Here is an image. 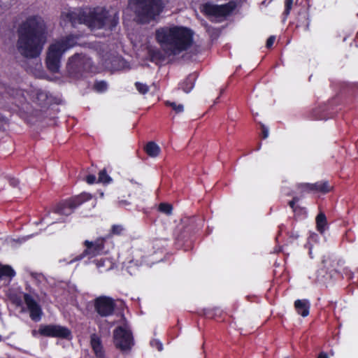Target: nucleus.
Here are the masks:
<instances>
[{
	"mask_svg": "<svg viewBox=\"0 0 358 358\" xmlns=\"http://www.w3.org/2000/svg\"><path fill=\"white\" fill-rule=\"evenodd\" d=\"M17 48L27 58L38 57L47 39V27L39 15H30L21 22L17 28Z\"/></svg>",
	"mask_w": 358,
	"mask_h": 358,
	"instance_id": "obj_1",
	"label": "nucleus"
},
{
	"mask_svg": "<svg viewBox=\"0 0 358 358\" xmlns=\"http://www.w3.org/2000/svg\"><path fill=\"white\" fill-rule=\"evenodd\" d=\"M117 12L113 9L106 10L103 8L65 9L61 13L60 24L65 27L70 22L73 27L84 24L94 29L111 31L118 23Z\"/></svg>",
	"mask_w": 358,
	"mask_h": 358,
	"instance_id": "obj_2",
	"label": "nucleus"
},
{
	"mask_svg": "<svg viewBox=\"0 0 358 358\" xmlns=\"http://www.w3.org/2000/svg\"><path fill=\"white\" fill-rule=\"evenodd\" d=\"M194 32L184 26H164L155 31V38L167 56L177 55L193 43Z\"/></svg>",
	"mask_w": 358,
	"mask_h": 358,
	"instance_id": "obj_3",
	"label": "nucleus"
},
{
	"mask_svg": "<svg viewBox=\"0 0 358 358\" xmlns=\"http://www.w3.org/2000/svg\"><path fill=\"white\" fill-rule=\"evenodd\" d=\"M78 36L71 34L52 42L48 47L46 57L47 67L50 71L56 73L59 71L63 55L78 45Z\"/></svg>",
	"mask_w": 358,
	"mask_h": 358,
	"instance_id": "obj_4",
	"label": "nucleus"
},
{
	"mask_svg": "<svg viewBox=\"0 0 358 358\" xmlns=\"http://www.w3.org/2000/svg\"><path fill=\"white\" fill-rule=\"evenodd\" d=\"M91 198V194L83 193L69 201H63L59 203L52 211L48 212L39 222H47V220L50 224L64 222L66 217L70 215L76 208L83 202L90 200Z\"/></svg>",
	"mask_w": 358,
	"mask_h": 358,
	"instance_id": "obj_5",
	"label": "nucleus"
},
{
	"mask_svg": "<svg viewBox=\"0 0 358 358\" xmlns=\"http://www.w3.org/2000/svg\"><path fill=\"white\" fill-rule=\"evenodd\" d=\"M129 5L141 22L155 19L163 10V0H129Z\"/></svg>",
	"mask_w": 358,
	"mask_h": 358,
	"instance_id": "obj_6",
	"label": "nucleus"
},
{
	"mask_svg": "<svg viewBox=\"0 0 358 358\" xmlns=\"http://www.w3.org/2000/svg\"><path fill=\"white\" fill-rule=\"evenodd\" d=\"M113 343L122 352H130L135 342L133 333L127 325L118 326L113 330Z\"/></svg>",
	"mask_w": 358,
	"mask_h": 358,
	"instance_id": "obj_7",
	"label": "nucleus"
},
{
	"mask_svg": "<svg viewBox=\"0 0 358 358\" xmlns=\"http://www.w3.org/2000/svg\"><path fill=\"white\" fill-rule=\"evenodd\" d=\"M236 7V3L233 1L220 6L206 3L202 5L201 10L210 18L220 20L229 15Z\"/></svg>",
	"mask_w": 358,
	"mask_h": 358,
	"instance_id": "obj_8",
	"label": "nucleus"
},
{
	"mask_svg": "<svg viewBox=\"0 0 358 358\" xmlns=\"http://www.w3.org/2000/svg\"><path fill=\"white\" fill-rule=\"evenodd\" d=\"M38 332L41 336L57 338L68 341H71L73 337L71 331L68 327L56 324H41Z\"/></svg>",
	"mask_w": 358,
	"mask_h": 358,
	"instance_id": "obj_9",
	"label": "nucleus"
},
{
	"mask_svg": "<svg viewBox=\"0 0 358 358\" xmlns=\"http://www.w3.org/2000/svg\"><path fill=\"white\" fill-rule=\"evenodd\" d=\"M115 307V300L110 296H100L94 300V310L101 317L113 315Z\"/></svg>",
	"mask_w": 358,
	"mask_h": 358,
	"instance_id": "obj_10",
	"label": "nucleus"
},
{
	"mask_svg": "<svg viewBox=\"0 0 358 358\" xmlns=\"http://www.w3.org/2000/svg\"><path fill=\"white\" fill-rule=\"evenodd\" d=\"M92 66L91 59L85 55L76 54L68 62L67 68L71 73L80 72L81 70L89 71Z\"/></svg>",
	"mask_w": 358,
	"mask_h": 358,
	"instance_id": "obj_11",
	"label": "nucleus"
},
{
	"mask_svg": "<svg viewBox=\"0 0 358 358\" xmlns=\"http://www.w3.org/2000/svg\"><path fill=\"white\" fill-rule=\"evenodd\" d=\"M23 299L31 320L36 322H39L43 314L41 305L28 293L23 294Z\"/></svg>",
	"mask_w": 358,
	"mask_h": 358,
	"instance_id": "obj_12",
	"label": "nucleus"
},
{
	"mask_svg": "<svg viewBox=\"0 0 358 358\" xmlns=\"http://www.w3.org/2000/svg\"><path fill=\"white\" fill-rule=\"evenodd\" d=\"M344 260L338 258L334 255L324 256L322 259V264L327 272H337L338 269L344 265Z\"/></svg>",
	"mask_w": 358,
	"mask_h": 358,
	"instance_id": "obj_13",
	"label": "nucleus"
},
{
	"mask_svg": "<svg viewBox=\"0 0 358 358\" xmlns=\"http://www.w3.org/2000/svg\"><path fill=\"white\" fill-rule=\"evenodd\" d=\"M90 345L96 358H105V351L101 338L96 334L90 336Z\"/></svg>",
	"mask_w": 358,
	"mask_h": 358,
	"instance_id": "obj_14",
	"label": "nucleus"
},
{
	"mask_svg": "<svg viewBox=\"0 0 358 358\" xmlns=\"http://www.w3.org/2000/svg\"><path fill=\"white\" fill-rule=\"evenodd\" d=\"M294 305L296 312L301 316L306 317L309 315L310 303L308 299H297Z\"/></svg>",
	"mask_w": 358,
	"mask_h": 358,
	"instance_id": "obj_15",
	"label": "nucleus"
},
{
	"mask_svg": "<svg viewBox=\"0 0 358 358\" xmlns=\"http://www.w3.org/2000/svg\"><path fill=\"white\" fill-rule=\"evenodd\" d=\"M103 248H85V250L80 255L73 257L71 260V262L80 261L85 257H87L89 259H90L92 257L96 256Z\"/></svg>",
	"mask_w": 358,
	"mask_h": 358,
	"instance_id": "obj_16",
	"label": "nucleus"
},
{
	"mask_svg": "<svg viewBox=\"0 0 358 358\" xmlns=\"http://www.w3.org/2000/svg\"><path fill=\"white\" fill-rule=\"evenodd\" d=\"M193 230L192 227L185 226L182 223L177 227L175 236L177 239L184 240L189 238L190 233Z\"/></svg>",
	"mask_w": 358,
	"mask_h": 358,
	"instance_id": "obj_17",
	"label": "nucleus"
},
{
	"mask_svg": "<svg viewBox=\"0 0 358 358\" xmlns=\"http://www.w3.org/2000/svg\"><path fill=\"white\" fill-rule=\"evenodd\" d=\"M196 80V75L190 74L189 75L185 80L180 83V88L186 93H189L194 85V82Z\"/></svg>",
	"mask_w": 358,
	"mask_h": 358,
	"instance_id": "obj_18",
	"label": "nucleus"
},
{
	"mask_svg": "<svg viewBox=\"0 0 358 358\" xmlns=\"http://www.w3.org/2000/svg\"><path fill=\"white\" fill-rule=\"evenodd\" d=\"M306 187L313 189L314 192H320L322 193H327L331 189V187L327 181L317 182L314 183L313 185H306Z\"/></svg>",
	"mask_w": 358,
	"mask_h": 358,
	"instance_id": "obj_19",
	"label": "nucleus"
},
{
	"mask_svg": "<svg viewBox=\"0 0 358 358\" xmlns=\"http://www.w3.org/2000/svg\"><path fill=\"white\" fill-rule=\"evenodd\" d=\"M15 274V271L10 266L0 264V280L3 278H9L10 280Z\"/></svg>",
	"mask_w": 358,
	"mask_h": 358,
	"instance_id": "obj_20",
	"label": "nucleus"
},
{
	"mask_svg": "<svg viewBox=\"0 0 358 358\" xmlns=\"http://www.w3.org/2000/svg\"><path fill=\"white\" fill-rule=\"evenodd\" d=\"M317 229L320 233H323L328 227L327 217L323 213H320L316 217Z\"/></svg>",
	"mask_w": 358,
	"mask_h": 358,
	"instance_id": "obj_21",
	"label": "nucleus"
},
{
	"mask_svg": "<svg viewBox=\"0 0 358 358\" xmlns=\"http://www.w3.org/2000/svg\"><path fill=\"white\" fill-rule=\"evenodd\" d=\"M160 150L159 146L154 142H149L145 146V152L151 157H157Z\"/></svg>",
	"mask_w": 358,
	"mask_h": 358,
	"instance_id": "obj_22",
	"label": "nucleus"
},
{
	"mask_svg": "<svg viewBox=\"0 0 358 358\" xmlns=\"http://www.w3.org/2000/svg\"><path fill=\"white\" fill-rule=\"evenodd\" d=\"M32 236V235L23 236L22 238H20L17 240L11 238H6L3 239V238H0V245H14L16 244H23L24 241Z\"/></svg>",
	"mask_w": 358,
	"mask_h": 358,
	"instance_id": "obj_23",
	"label": "nucleus"
},
{
	"mask_svg": "<svg viewBox=\"0 0 358 358\" xmlns=\"http://www.w3.org/2000/svg\"><path fill=\"white\" fill-rule=\"evenodd\" d=\"M204 315L206 317L218 320L222 317V311L219 308L204 310Z\"/></svg>",
	"mask_w": 358,
	"mask_h": 358,
	"instance_id": "obj_24",
	"label": "nucleus"
},
{
	"mask_svg": "<svg viewBox=\"0 0 358 358\" xmlns=\"http://www.w3.org/2000/svg\"><path fill=\"white\" fill-rule=\"evenodd\" d=\"M106 238H98L95 241H90L88 240H86L85 241V246H103L106 243Z\"/></svg>",
	"mask_w": 358,
	"mask_h": 358,
	"instance_id": "obj_25",
	"label": "nucleus"
},
{
	"mask_svg": "<svg viewBox=\"0 0 358 358\" xmlns=\"http://www.w3.org/2000/svg\"><path fill=\"white\" fill-rule=\"evenodd\" d=\"M166 105L167 106L171 107L172 108V110H174L175 113H182L184 110V106L181 103H177L174 101H167L166 102Z\"/></svg>",
	"mask_w": 358,
	"mask_h": 358,
	"instance_id": "obj_26",
	"label": "nucleus"
},
{
	"mask_svg": "<svg viewBox=\"0 0 358 358\" xmlns=\"http://www.w3.org/2000/svg\"><path fill=\"white\" fill-rule=\"evenodd\" d=\"M163 254H164L163 248H157V250L154 251V255H156L157 257L152 258L151 259H149V262L151 263L160 262L161 261L163 260Z\"/></svg>",
	"mask_w": 358,
	"mask_h": 358,
	"instance_id": "obj_27",
	"label": "nucleus"
},
{
	"mask_svg": "<svg viewBox=\"0 0 358 358\" xmlns=\"http://www.w3.org/2000/svg\"><path fill=\"white\" fill-rule=\"evenodd\" d=\"M108 85L105 81H97L94 85V89L96 92L101 93L106 91Z\"/></svg>",
	"mask_w": 358,
	"mask_h": 358,
	"instance_id": "obj_28",
	"label": "nucleus"
},
{
	"mask_svg": "<svg viewBox=\"0 0 358 358\" xmlns=\"http://www.w3.org/2000/svg\"><path fill=\"white\" fill-rule=\"evenodd\" d=\"M112 180L111 178L106 173L105 170H102L99 173L98 182L103 184H108Z\"/></svg>",
	"mask_w": 358,
	"mask_h": 358,
	"instance_id": "obj_29",
	"label": "nucleus"
},
{
	"mask_svg": "<svg viewBox=\"0 0 358 358\" xmlns=\"http://www.w3.org/2000/svg\"><path fill=\"white\" fill-rule=\"evenodd\" d=\"M172 209V206L169 203H162L159 206V210L166 215L171 214Z\"/></svg>",
	"mask_w": 358,
	"mask_h": 358,
	"instance_id": "obj_30",
	"label": "nucleus"
},
{
	"mask_svg": "<svg viewBox=\"0 0 358 358\" xmlns=\"http://www.w3.org/2000/svg\"><path fill=\"white\" fill-rule=\"evenodd\" d=\"M136 90L141 93V94H145L148 91V87L143 83H136Z\"/></svg>",
	"mask_w": 358,
	"mask_h": 358,
	"instance_id": "obj_31",
	"label": "nucleus"
},
{
	"mask_svg": "<svg viewBox=\"0 0 358 358\" xmlns=\"http://www.w3.org/2000/svg\"><path fill=\"white\" fill-rule=\"evenodd\" d=\"M293 0H285V8L283 13V15L287 17V16L289 14V12L292 9Z\"/></svg>",
	"mask_w": 358,
	"mask_h": 358,
	"instance_id": "obj_32",
	"label": "nucleus"
},
{
	"mask_svg": "<svg viewBox=\"0 0 358 358\" xmlns=\"http://www.w3.org/2000/svg\"><path fill=\"white\" fill-rule=\"evenodd\" d=\"M313 185V184H310V183L300 184L299 185V188L301 189V192H314L313 189H310L309 187H307L306 185Z\"/></svg>",
	"mask_w": 358,
	"mask_h": 358,
	"instance_id": "obj_33",
	"label": "nucleus"
},
{
	"mask_svg": "<svg viewBox=\"0 0 358 358\" xmlns=\"http://www.w3.org/2000/svg\"><path fill=\"white\" fill-rule=\"evenodd\" d=\"M123 230L124 228L122 225H113L112 227V233L114 234H120Z\"/></svg>",
	"mask_w": 358,
	"mask_h": 358,
	"instance_id": "obj_34",
	"label": "nucleus"
},
{
	"mask_svg": "<svg viewBox=\"0 0 358 358\" xmlns=\"http://www.w3.org/2000/svg\"><path fill=\"white\" fill-rule=\"evenodd\" d=\"M96 176L94 175H88L87 177H86V182L88 183V184H94V182H96Z\"/></svg>",
	"mask_w": 358,
	"mask_h": 358,
	"instance_id": "obj_35",
	"label": "nucleus"
},
{
	"mask_svg": "<svg viewBox=\"0 0 358 358\" xmlns=\"http://www.w3.org/2000/svg\"><path fill=\"white\" fill-rule=\"evenodd\" d=\"M262 130V138H266L268 136V129L264 124L261 125Z\"/></svg>",
	"mask_w": 358,
	"mask_h": 358,
	"instance_id": "obj_36",
	"label": "nucleus"
},
{
	"mask_svg": "<svg viewBox=\"0 0 358 358\" xmlns=\"http://www.w3.org/2000/svg\"><path fill=\"white\" fill-rule=\"evenodd\" d=\"M275 40V37L274 36H270V37L267 39V41H266V47H267L268 48H271V47L273 45V43H274Z\"/></svg>",
	"mask_w": 358,
	"mask_h": 358,
	"instance_id": "obj_37",
	"label": "nucleus"
},
{
	"mask_svg": "<svg viewBox=\"0 0 358 358\" xmlns=\"http://www.w3.org/2000/svg\"><path fill=\"white\" fill-rule=\"evenodd\" d=\"M299 198L294 197L291 201H289V206L293 209L294 211L296 210V203L299 201Z\"/></svg>",
	"mask_w": 358,
	"mask_h": 358,
	"instance_id": "obj_38",
	"label": "nucleus"
},
{
	"mask_svg": "<svg viewBox=\"0 0 358 358\" xmlns=\"http://www.w3.org/2000/svg\"><path fill=\"white\" fill-rule=\"evenodd\" d=\"M154 343L156 344V346L159 351H161L163 349V345L160 342L157 341H153L151 342V345H153Z\"/></svg>",
	"mask_w": 358,
	"mask_h": 358,
	"instance_id": "obj_39",
	"label": "nucleus"
},
{
	"mask_svg": "<svg viewBox=\"0 0 358 358\" xmlns=\"http://www.w3.org/2000/svg\"><path fill=\"white\" fill-rule=\"evenodd\" d=\"M18 183H19L18 180H17L15 178H11L10 180V184L13 187H16L18 185Z\"/></svg>",
	"mask_w": 358,
	"mask_h": 358,
	"instance_id": "obj_40",
	"label": "nucleus"
},
{
	"mask_svg": "<svg viewBox=\"0 0 358 358\" xmlns=\"http://www.w3.org/2000/svg\"><path fill=\"white\" fill-rule=\"evenodd\" d=\"M317 358H329V356H328L327 353H326L324 352H321L319 353Z\"/></svg>",
	"mask_w": 358,
	"mask_h": 358,
	"instance_id": "obj_41",
	"label": "nucleus"
},
{
	"mask_svg": "<svg viewBox=\"0 0 358 358\" xmlns=\"http://www.w3.org/2000/svg\"><path fill=\"white\" fill-rule=\"evenodd\" d=\"M273 0H264L262 3V5L268 6L269 3L272 2Z\"/></svg>",
	"mask_w": 358,
	"mask_h": 358,
	"instance_id": "obj_42",
	"label": "nucleus"
},
{
	"mask_svg": "<svg viewBox=\"0 0 358 358\" xmlns=\"http://www.w3.org/2000/svg\"><path fill=\"white\" fill-rule=\"evenodd\" d=\"M312 249L313 248H309V255L310 257V258H313V257L312 256Z\"/></svg>",
	"mask_w": 358,
	"mask_h": 358,
	"instance_id": "obj_43",
	"label": "nucleus"
},
{
	"mask_svg": "<svg viewBox=\"0 0 358 358\" xmlns=\"http://www.w3.org/2000/svg\"><path fill=\"white\" fill-rule=\"evenodd\" d=\"M37 334H38V331H36V330H33L32 331V335L34 336H36Z\"/></svg>",
	"mask_w": 358,
	"mask_h": 358,
	"instance_id": "obj_44",
	"label": "nucleus"
},
{
	"mask_svg": "<svg viewBox=\"0 0 358 358\" xmlns=\"http://www.w3.org/2000/svg\"><path fill=\"white\" fill-rule=\"evenodd\" d=\"M317 237V235L314 234L311 235L310 238L315 239Z\"/></svg>",
	"mask_w": 358,
	"mask_h": 358,
	"instance_id": "obj_45",
	"label": "nucleus"
},
{
	"mask_svg": "<svg viewBox=\"0 0 358 358\" xmlns=\"http://www.w3.org/2000/svg\"><path fill=\"white\" fill-rule=\"evenodd\" d=\"M15 303L17 306H20V305H21V300H20V299H19V301H15Z\"/></svg>",
	"mask_w": 358,
	"mask_h": 358,
	"instance_id": "obj_46",
	"label": "nucleus"
},
{
	"mask_svg": "<svg viewBox=\"0 0 358 358\" xmlns=\"http://www.w3.org/2000/svg\"><path fill=\"white\" fill-rule=\"evenodd\" d=\"M281 251V248H278V250H275V252H279Z\"/></svg>",
	"mask_w": 358,
	"mask_h": 358,
	"instance_id": "obj_47",
	"label": "nucleus"
},
{
	"mask_svg": "<svg viewBox=\"0 0 358 358\" xmlns=\"http://www.w3.org/2000/svg\"><path fill=\"white\" fill-rule=\"evenodd\" d=\"M285 358H289V357H285Z\"/></svg>",
	"mask_w": 358,
	"mask_h": 358,
	"instance_id": "obj_48",
	"label": "nucleus"
}]
</instances>
